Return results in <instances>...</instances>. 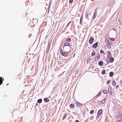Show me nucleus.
Returning <instances> with one entry per match:
<instances>
[{"instance_id": "1", "label": "nucleus", "mask_w": 122, "mask_h": 122, "mask_svg": "<svg viewBox=\"0 0 122 122\" xmlns=\"http://www.w3.org/2000/svg\"><path fill=\"white\" fill-rule=\"evenodd\" d=\"M64 51H68L71 50L70 46H64L63 47Z\"/></svg>"}, {"instance_id": "2", "label": "nucleus", "mask_w": 122, "mask_h": 122, "mask_svg": "<svg viewBox=\"0 0 122 122\" xmlns=\"http://www.w3.org/2000/svg\"><path fill=\"white\" fill-rule=\"evenodd\" d=\"M69 53L68 51H64V52H63L61 54L63 56L65 57H67L68 56V54Z\"/></svg>"}, {"instance_id": "3", "label": "nucleus", "mask_w": 122, "mask_h": 122, "mask_svg": "<svg viewBox=\"0 0 122 122\" xmlns=\"http://www.w3.org/2000/svg\"><path fill=\"white\" fill-rule=\"evenodd\" d=\"M94 40V39L93 37L91 36L89 40V43L90 44H91L93 42Z\"/></svg>"}, {"instance_id": "4", "label": "nucleus", "mask_w": 122, "mask_h": 122, "mask_svg": "<svg viewBox=\"0 0 122 122\" xmlns=\"http://www.w3.org/2000/svg\"><path fill=\"white\" fill-rule=\"evenodd\" d=\"M105 42H106L107 44H110V45H112V43L111 41H110L107 39H106L105 40Z\"/></svg>"}, {"instance_id": "5", "label": "nucleus", "mask_w": 122, "mask_h": 122, "mask_svg": "<svg viewBox=\"0 0 122 122\" xmlns=\"http://www.w3.org/2000/svg\"><path fill=\"white\" fill-rule=\"evenodd\" d=\"M98 45V43L97 42L92 45V47L95 48H96L97 46Z\"/></svg>"}, {"instance_id": "6", "label": "nucleus", "mask_w": 122, "mask_h": 122, "mask_svg": "<svg viewBox=\"0 0 122 122\" xmlns=\"http://www.w3.org/2000/svg\"><path fill=\"white\" fill-rule=\"evenodd\" d=\"M112 89L111 87H109L108 88V93L110 94H112Z\"/></svg>"}, {"instance_id": "7", "label": "nucleus", "mask_w": 122, "mask_h": 122, "mask_svg": "<svg viewBox=\"0 0 122 122\" xmlns=\"http://www.w3.org/2000/svg\"><path fill=\"white\" fill-rule=\"evenodd\" d=\"M76 104L79 107H81L82 105V104L79 103L77 102H76Z\"/></svg>"}, {"instance_id": "8", "label": "nucleus", "mask_w": 122, "mask_h": 122, "mask_svg": "<svg viewBox=\"0 0 122 122\" xmlns=\"http://www.w3.org/2000/svg\"><path fill=\"white\" fill-rule=\"evenodd\" d=\"M103 62L102 61H100L98 62V64L100 66H102L103 64Z\"/></svg>"}, {"instance_id": "9", "label": "nucleus", "mask_w": 122, "mask_h": 122, "mask_svg": "<svg viewBox=\"0 0 122 122\" xmlns=\"http://www.w3.org/2000/svg\"><path fill=\"white\" fill-rule=\"evenodd\" d=\"M49 100L46 97L44 99V101L46 103L48 102L49 101Z\"/></svg>"}, {"instance_id": "10", "label": "nucleus", "mask_w": 122, "mask_h": 122, "mask_svg": "<svg viewBox=\"0 0 122 122\" xmlns=\"http://www.w3.org/2000/svg\"><path fill=\"white\" fill-rule=\"evenodd\" d=\"M102 110L101 109H100L98 111L97 114H98V115H100L102 113Z\"/></svg>"}, {"instance_id": "11", "label": "nucleus", "mask_w": 122, "mask_h": 122, "mask_svg": "<svg viewBox=\"0 0 122 122\" xmlns=\"http://www.w3.org/2000/svg\"><path fill=\"white\" fill-rule=\"evenodd\" d=\"M100 57V55L99 53H98V54L97 55L96 57L95 58V60L96 59V58H97V59H98Z\"/></svg>"}, {"instance_id": "12", "label": "nucleus", "mask_w": 122, "mask_h": 122, "mask_svg": "<svg viewBox=\"0 0 122 122\" xmlns=\"http://www.w3.org/2000/svg\"><path fill=\"white\" fill-rule=\"evenodd\" d=\"M109 60L112 63V62H113V61L114 60V58H113L112 57L110 58H109Z\"/></svg>"}, {"instance_id": "13", "label": "nucleus", "mask_w": 122, "mask_h": 122, "mask_svg": "<svg viewBox=\"0 0 122 122\" xmlns=\"http://www.w3.org/2000/svg\"><path fill=\"white\" fill-rule=\"evenodd\" d=\"M64 46H70V44L68 43H66L64 44Z\"/></svg>"}, {"instance_id": "14", "label": "nucleus", "mask_w": 122, "mask_h": 122, "mask_svg": "<svg viewBox=\"0 0 122 122\" xmlns=\"http://www.w3.org/2000/svg\"><path fill=\"white\" fill-rule=\"evenodd\" d=\"M42 101L41 99H40L37 101V102L39 103H40L42 102Z\"/></svg>"}, {"instance_id": "15", "label": "nucleus", "mask_w": 122, "mask_h": 122, "mask_svg": "<svg viewBox=\"0 0 122 122\" xmlns=\"http://www.w3.org/2000/svg\"><path fill=\"white\" fill-rule=\"evenodd\" d=\"M70 107L71 108H74L75 107V106L73 104H71L70 105Z\"/></svg>"}, {"instance_id": "16", "label": "nucleus", "mask_w": 122, "mask_h": 122, "mask_svg": "<svg viewBox=\"0 0 122 122\" xmlns=\"http://www.w3.org/2000/svg\"><path fill=\"white\" fill-rule=\"evenodd\" d=\"M101 73L103 75H104L105 73V70H103L101 72Z\"/></svg>"}, {"instance_id": "17", "label": "nucleus", "mask_w": 122, "mask_h": 122, "mask_svg": "<svg viewBox=\"0 0 122 122\" xmlns=\"http://www.w3.org/2000/svg\"><path fill=\"white\" fill-rule=\"evenodd\" d=\"M71 39L70 38H68L66 40V41L69 42L71 41Z\"/></svg>"}, {"instance_id": "18", "label": "nucleus", "mask_w": 122, "mask_h": 122, "mask_svg": "<svg viewBox=\"0 0 122 122\" xmlns=\"http://www.w3.org/2000/svg\"><path fill=\"white\" fill-rule=\"evenodd\" d=\"M50 47V45H49V43L48 46H47V51H46V52L47 53H48V52L49 51Z\"/></svg>"}, {"instance_id": "19", "label": "nucleus", "mask_w": 122, "mask_h": 122, "mask_svg": "<svg viewBox=\"0 0 122 122\" xmlns=\"http://www.w3.org/2000/svg\"><path fill=\"white\" fill-rule=\"evenodd\" d=\"M113 72H110L109 74V75L110 76L112 77V76L113 75Z\"/></svg>"}, {"instance_id": "20", "label": "nucleus", "mask_w": 122, "mask_h": 122, "mask_svg": "<svg viewBox=\"0 0 122 122\" xmlns=\"http://www.w3.org/2000/svg\"><path fill=\"white\" fill-rule=\"evenodd\" d=\"M110 44H107L106 46L109 49H110L111 48Z\"/></svg>"}, {"instance_id": "21", "label": "nucleus", "mask_w": 122, "mask_h": 122, "mask_svg": "<svg viewBox=\"0 0 122 122\" xmlns=\"http://www.w3.org/2000/svg\"><path fill=\"white\" fill-rule=\"evenodd\" d=\"M116 82L115 81H112V84L113 86H114L116 85Z\"/></svg>"}, {"instance_id": "22", "label": "nucleus", "mask_w": 122, "mask_h": 122, "mask_svg": "<svg viewBox=\"0 0 122 122\" xmlns=\"http://www.w3.org/2000/svg\"><path fill=\"white\" fill-rule=\"evenodd\" d=\"M2 77H0V85L2 83Z\"/></svg>"}, {"instance_id": "23", "label": "nucleus", "mask_w": 122, "mask_h": 122, "mask_svg": "<svg viewBox=\"0 0 122 122\" xmlns=\"http://www.w3.org/2000/svg\"><path fill=\"white\" fill-rule=\"evenodd\" d=\"M82 16H81L80 19V24H81L82 22Z\"/></svg>"}, {"instance_id": "24", "label": "nucleus", "mask_w": 122, "mask_h": 122, "mask_svg": "<svg viewBox=\"0 0 122 122\" xmlns=\"http://www.w3.org/2000/svg\"><path fill=\"white\" fill-rule=\"evenodd\" d=\"M105 101V99L104 98L103 99L101 102V103L102 104H103L104 103Z\"/></svg>"}, {"instance_id": "25", "label": "nucleus", "mask_w": 122, "mask_h": 122, "mask_svg": "<svg viewBox=\"0 0 122 122\" xmlns=\"http://www.w3.org/2000/svg\"><path fill=\"white\" fill-rule=\"evenodd\" d=\"M95 54V53L94 51H93L91 54V55L92 56H94Z\"/></svg>"}, {"instance_id": "26", "label": "nucleus", "mask_w": 122, "mask_h": 122, "mask_svg": "<svg viewBox=\"0 0 122 122\" xmlns=\"http://www.w3.org/2000/svg\"><path fill=\"white\" fill-rule=\"evenodd\" d=\"M96 15H97L96 14L94 13V15H93V19H94L95 18V17H96Z\"/></svg>"}, {"instance_id": "27", "label": "nucleus", "mask_w": 122, "mask_h": 122, "mask_svg": "<svg viewBox=\"0 0 122 122\" xmlns=\"http://www.w3.org/2000/svg\"><path fill=\"white\" fill-rule=\"evenodd\" d=\"M52 1V0H50V2H49V6H51V4Z\"/></svg>"}, {"instance_id": "28", "label": "nucleus", "mask_w": 122, "mask_h": 122, "mask_svg": "<svg viewBox=\"0 0 122 122\" xmlns=\"http://www.w3.org/2000/svg\"><path fill=\"white\" fill-rule=\"evenodd\" d=\"M107 92V91L106 90H104L103 91V93L104 94H106Z\"/></svg>"}, {"instance_id": "29", "label": "nucleus", "mask_w": 122, "mask_h": 122, "mask_svg": "<svg viewBox=\"0 0 122 122\" xmlns=\"http://www.w3.org/2000/svg\"><path fill=\"white\" fill-rule=\"evenodd\" d=\"M102 93V92H99L97 96V97H99V96H100L101 94Z\"/></svg>"}, {"instance_id": "30", "label": "nucleus", "mask_w": 122, "mask_h": 122, "mask_svg": "<svg viewBox=\"0 0 122 122\" xmlns=\"http://www.w3.org/2000/svg\"><path fill=\"white\" fill-rule=\"evenodd\" d=\"M60 51L61 54L63 52V51L62 49L61 48H60Z\"/></svg>"}, {"instance_id": "31", "label": "nucleus", "mask_w": 122, "mask_h": 122, "mask_svg": "<svg viewBox=\"0 0 122 122\" xmlns=\"http://www.w3.org/2000/svg\"><path fill=\"white\" fill-rule=\"evenodd\" d=\"M110 82V80H108L107 81V82H106V84H108Z\"/></svg>"}, {"instance_id": "32", "label": "nucleus", "mask_w": 122, "mask_h": 122, "mask_svg": "<svg viewBox=\"0 0 122 122\" xmlns=\"http://www.w3.org/2000/svg\"><path fill=\"white\" fill-rule=\"evenodd\" d=\"M88 15L87 14H86L85 15V17L87 19H89V18H88Z\"/></svg>"}, {"instance_id": "33", "label": "nucleus", "mask_w": 122, "mask_h": 122, "mask_svg": "<svg viewBox=\"0 0 122 122\" xmlns=\"http://www.w3.org/2000/svg\"><path fill=\"white\" fill-rule=\"evenodd\" d=\"M110 40L112 41H115L114 39L113 38H110Z\"/></svg>"}, {"instance_id": "34", "label": "nucleus", "mask_w": 122, "mask_h": 122, "mask_svg": "<svg viewBox=\"0 0 122 122\" xmlns=\"http://www.w3.org/2000/svg\"><path fill=\"white\" fill-rule=\"evenodd\" d=\"M94 112V110H91L90 112V113L91 114H93V112Z\"/></svg>"}, {"instance_id": "35", "label": "nucleus", "mask_w": 122, "mask_h": 122, "mask_svg": "<svg viewBox=\"0 0 122 122\" xmlns=\"http://www.w3.org/2000/svg\"><path fill=\"white\" fill-rule=\"evenodd\" d=\"M90 58H88L87 60V63H88L89 62V61H90Z\"/></svg>"}, {"instance_id": "36", "label": "nucleus", "mask_w": 122, "mask_h": 122, "mask_svg": "<svg viewBox=\"0 0 122 122\" xmlns=\"http://www.w3.org/2000/svg\"><path fill=\"white\" fill-rule=\"evenodd\" d=\"M100 53H101L102 54L104 53V51L102 50H101L100 51Z\"/></svg>"}, {"instance_id": "37", "label": "nucleus", "mask_w": 122, "mask_h": 122, "mask_svg": "<svg viewBox=\"0 0 122 122\" xmlns=\"http://www.w3.org/2000/svg\"><path fill=\"white\" fill-rule=\"evenodd\" d=\"M73 0H70L69 1V3L70 4H71L73 2Z\"/></svg>"}, {"instance_id": "38", "label": "nucleus", "mask_w": 122, "mask_h": 122, "mask_svg": "<svg viewBox=\"0 0 122 122\" xmlns=\"http://www.w3.org/2000/svg\"><path fill=\"white\" fill-rule=\"evenodd\" d=\"M97 9H96L95 10L94 12V13H95L97 14Z\"/></svg>"}, {"instance_id": "39", "label": "nucleus", "mask_w": 122, "mask_h": 122, "mask_svg": "<svg viewBox=\"0 0 122 122\" xmlns=\"http://www.w3.org/2000/svg\"><path fill=\"white\" fill-rule=\"evenodd\" d=\"M71 23V21H70V22H69V23H68L67 24V25L66 26V27H67L69 25V24H70Z\"/></svg>"}, {"instance_id": "40", "label": "nucleus", "mask_w": 122, "mask_h": 122, "mask_svg": "<svg viewBox=\"0 0 122 122\" xmlns=\"http://www.w3.org/2000/svg\"><path fill=\"white\" fill-rule=\"evenodd\" d=\"M117 122H122V119L119 120Z\"/></svg>"}, {"instance_id": "41", "label": "nucleus", "mask_w": 122, "mask_h": 122, "mask_svg": "<svg viewBox=\"0 0 122 122\" xmlns=\"http://www.w3.org/2000/svg\"><path fill=\"white\" fill-rule=\"evenodd\" d=\"M119 86L118 85H117L116 86V89H117L119 87Z\"/></svg>"}, {"instance_id": "42", "label": "nucleus", "mask_w": 122, "mask_h": 122, "mask_svg": "<svg viewBox=\"0 0 122 122\" xmlns=\"http://www.w3.org/2000/svg\"><path fill=\"white\" fill-rule=\"evenodd\" d=\"M66 117V116H64V117H63V120H64L65 118Z\"/></svg>"}, {"instance_id": "43", "label": "nucleus", "mask_w": 122, "mask_h": 122, "mask_svg": "<svg viewBox=\"0 0 122 122\" xmlns=\"http://www.w3.org/2000/svg\"><path fill=\"white\" fill-rule=\"evenodd\" d=\"M100 115H98V114H97V118L99 116H100Z\"/></svg>"}, {"instance_id": "44", "label": "nucleus", "mask_w": 122, "mask_h": 122, "mask_svg": "<svg viewBox=\"0 0 122 122\" xmlns=\"http://www.w3.org/2000/svg\"><path fill=\"white\" fill-rule=\"evenodd\" d=\"M75 122H79V121L78 120H76L75 121Z\"/></svg>"}, {"instance_id": "45", "label": "nucleus", "mask_w": 122, "mask_h": 122, "mask_svg": "<svg viewBox=\"0 0 122 122\" xmlns=\"http://www.w3.org/2000/svg\"><path fill=\"white\" fill-rule=\"evenodd\" d=\"M50 6H49H49H48V9H49V10L50 7Z\"/></svg>"}, {"instance_id": "46", "label": "nucleus", "mask_w": 122, "mask_h": 122, "mask_svg": "<svg viewBox=\"0 0 122 122\" xmlns=\"http://www.w3.org/2000/svg\"><path fill=\"white\" fill-rule=\"evenodd\" d=\"M122 83V80H121L120 82V83Z\"/></svg>"}, {"instance_id": "47", "label": "nucleus", "mask_w": 122, "mask_h": 122, "mask_svg": "<svg viewBox=\"0 0 122 122\" xmlns=\"http://www.w3.org/2000/svg\"><path fill=\"white\" fill-rule=\"evenodd\" d=\"M36 105H38V104L37 103H36Z\"/></svg>"}, {"instance_id": "48", "label": "nucleus", "mask_w": 122, "mask_h": 122, "mask_svg": "<svg viewBox=\"0 0 122 122\" xmlns=\"http://www.w3.org/2000/svg\"><path fill=\"white\" fill-rule=\"evenodd\" d=\"M107 62L108 63H109V62H108V61H107Z\"/></svg>"}]
</instances>
